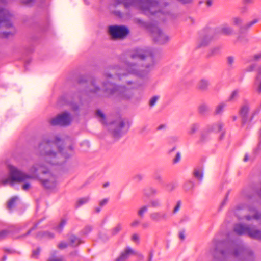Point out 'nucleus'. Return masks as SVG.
I'll return each instance as SVG.
<instances>
[{
    "label": "nucleus",
    "mask_w": 261,
    "mask_h": 261,
    "mask_svg": "<svg viewBox=\"0 0 261 261\" xmlns=\"http://www.w3.org/2000/svg\"><path fill=\"white\" fill-rule=\"evenodd\" d=\"M214 257L219 261H223L231 257L242 261L254 260L253 251L242 242L231 240L230 234L228 235L227 240L216 242Z\"/></svg>",
    "instance_id": "f257e3e1"
},
{
    "label": "nucleus",
    "mask_w": 261,
    "mask_h": 261,
    "mask_svg": "<svg viewBox=\"0 0 261 261\" xmlns=\"http://www.w3.org/2000/svg\"><path fill=\"white\" fill-rule=\"evenodd\" d=\"M63 141L59 138L49 140L44 139L39 146L42 159L48 165L58 164L63 160L61 158L67 159L73 155V147L69 146L63 149L61 146Z\"/></svg>",
    "instance_id": "f03ea898"
},
{
    "label": "nucleus",
    "mask_w": 261,
    "mask_h": 261,
    "mask_svg": "<svg viewBox=\"0 0 261 261\" xmlns=\"http://www.w3.org/2000/svg\"><path fill=\"white\" fill-rule=\"evenodd\" d=\"M131 57L134 59H139L142 60L146 58L151 61V63L146 64L145 67L143 66L139 67L135 64H129L127 66V70L129 74H134L140 77H143L148 73L150 69L154 64L151 53L146 49H135L132 53Z\"/></svg>",
    "instance_id": "7ed1b4c3"
},
{
    "label": "nucleus",
    "mask_w": 261,
    "mask_h": 261,
    "mask_svg": "<svg viewBox=\"0 0 261 261\" xmlns=\"http://www.w3.org/2000/svg\"><path fill=\"white\" fill-rule=\"evenodd\" d=\"M8 167L10 177L1 179V182L4 186L10 185L12 186L14 181L23 182L28 179L34 178L37 176V172L38 168L36 166H33L30 169L29 174L22 172L12 165H9Z\"/></svg>",
    "instance_id": "20e7f679"
},
{
    "label": "nucleus",
    "mask_w": 261,
    "mask_h": 261,
    "mask_svg": "<svg viewBox=\"0 0 261 261\" xmlns=\"http://www.w3.org/2000/svg\"><path fill=\"white\" fill-rule=\"evenodd\" d=\"M103 90L110 94L117 93L119 98L121 100L128 101L133 96L132 88H126L123 86L117 87L109 82L103 85Z\"/></svg>",
    "instance_id": "39448f33"
},
{
    "label": "nucleus",
    "mask_w": 261,
    "mask_h": 261,
    "mask_svg": "<svg viewBox=\"0 0 261 261\" xmlns=\"http://www.w3.org/2000/svg\"><path fill=\"white\" fill-rule=\"evenodd\" d=\"M44 165H41L39 167L41 172L44 174L45 177L40 178V180L43 186L49 190H55L57 185V180L56 176L44 170Z\"/></svg>",
    "instance_id": "423d86ee"
},
{
    "label": "nucleus",
    "mask_w": 261,
    "mask_h": 261,
    "mask_svg": "<svg viewBox=\"0 0 261 261\" xmlns=\"http://www.w3.org/2000/svg\"><path fill=\"white\" fill-rule=\"evenodd\" d=\"M109 34L114 39H123L129 32L128 29L122 25H112L109 27Z\"/></svg>",
    "instance_id": "0eeeda50"
},
{
    "label": "nucleus",
    "mask_w": 261,
    "mask_h": 261,
    "mask_svg": "<svg viewBox=\"0 0 261 261\" xmlns=\"http://www.w3.org/2000/svg\"><path fill=\"white\" fill-rule=\"evenodd\" d=\"M231 235H246L251 239L261 240V231L259 229H233Z\"/></svg>",
    "instance_id": "6e6552de"
},
{
    "label": "nucleus",
    "mask_w": 261,
    "mask_h": 261,
    "mask_svg": "<svg viewBox=\"0 0 261 261\" xmlns=\"http://www.w3.org/2000/svg\"><path fill=\"white\" fill-rule=\"evenodd\" d=\"M153 39L159 44H164L169 40V36L163 33L158 27H153L151 30Z\"/></svg>",
    "instance_id": "1a4fd4ad"
},
{
    "label": "nucleus",
    "mask_w": 261,
    "mask_h": 261,
    "mask_svg": "<svg viewBox=\"0 0 261 261\" xmlns=\"http://www.w3.org/2000/svg\"><path fill=\"white\" fill-rule=\"evenodd\" d=\"M138 4L140 8L144 11L146 12L148 11L152 14L155 13L156 9L159 7L158 3L148 0L139 1Z\"/></svg>",
    "instance_id": "9d476101"
},
{
    "label": "nucleus",
    "mask_w": 261,
    "mask_h": 261,
    "mask_svg": "<svg viewBox=\"0 0 261 261\" xmlns=\"http://www.w3.org/2000/svg\"><path fill=\"white\" fill-rule=\"evenodd\" d=\"M71 121V117L69 114L63 113L53 118L50 123L53 125H66L69 124Z\"/></svg>",
    "instance_id": "9b49d317"
},
{
    "label": "nucleus",
    "mask_w": 261,
    "mask_h": 261,
    "mask_svg": "<svg viewBox=\"0 0 261 261\" xmlns=\"http://www.w3.org/2000/svg\"><path fill=\"white\" fill-rule=\"evenodd\" d=\"M20 229H2L0 230V241L8 237L11 236L12 237L17 239L21 237H24L29 234L31 232V230L23 236H19L18 234L19 233Z\"/></svg>",
    "instance_id": "f8f14e48"
},
{
    "label": "nucleus",
    "mask_w": 261,
    "mask_h": 261,
    "mask_svg": "<svg viewBox=\"0 0 261 261\" xmlns=\"http://www.w3.org/2000/svg\"><path fill=\"white\" fill-rule=\"evenodd\" d=\"M151 218L155 221L166 220L168 219V214L163 211L156 212L152 213L150 215Z\"/></svg>",
    "instance_id": "ddd939ff"
},
{
    "label": "nucleus",
    "mask_w": 261,
    "mask_h": 261,
    "mask_svg": "<svg viewBox=\"0 0 261 261\" xmlns=\"http://www.w3.org/2000/svg\"><path fill=\"white\" fill-rule=\"evenodd\" d=\"M248 211L252 216L249 215L245 217L246 220L250 221L252 220L261 219V215L259 214L255 209L253 208H248Z\"/></svg>",
    "instance_id": "4468645a"
},
{
    "label": "nucleus",
    "mask_w": 261,
    "mask_h": 261,
    "mask_svg": "<svg viewBox=\"0 0 261 261\" xmlns=\"http://www.w3.org/2000/svg\"><path fill=\"white\" fill-rule=\"evenodd\" d=\"M116 124L117 126V130H114L112 134L115 137L118 138L122 134L121 130L124 126V123L121 119H119L116 122Z\"/></svg>",
    "instance_id": "2eb2a0df"
},
{
    "label": "nucleus",
    "mask_w": 261,
    "mask_h": 261,
    "mask_svg": "<svg viewBox=\"0 0 261 261\" xmlns=\"http://www.w3.org/2000/svg\"><path fill=\"white\" fill-rule=\"evenodd\" d=\"M130 254H135V252L133 249L129 247H127L126 248L125 251L122 253L115 261H126Z\"/></svg>",
    "instance_id": "dca6fc26"
},
{
    "label": "nucleus",
    "mask_w": 261,
    "mask_h": 261,
    "mask_svg": "<svg viewBox=\"0 0 261 261\" xmlns=\"http://www.w3.org/2000/svg\"><path fill=\"white\" fill-rule=\"evenodd\" d=\"M240 91L239 90H234L231 92L227 99V101L229 102H234L238 98L239 96Z\"/></svg>",
    "instance_id": "f3484780"
},
{
    "label": "nucleus",
    "mask_w": 261,
    "mask_h": 261,
    "mask_svg": "<svg viewBox=\"0 0 261 261\" xmlns=\"http://www.w3.org/2000/svg\"><path fill=\"white\" fill-rule=\"evenodd\" d=\"M69 239L70 245L73 247H77L81 243H82V242L80 240V239L74 235H71Z\"/></svg>",
    "instance_id": "a211bd4d"
},
{
    "label": "nucleus",
    "mask_w": 261,
    "mask_h": 261,
    "mask_svg": "<svg viewBox=\"0 0 261 261\" xmlns=\"http://www.w3.org/2000/svg\"><path fill=\"white\" fill-rule=\"evenodd\" d=\"M90 198L89 196H87L80 198L77 200L75 203V207L79 208L81 206L87 203L90 201Z\"/></svg>",
    "instance_id": "6ab92c4d"
},
{
    "label": "nucleus",
    "mask_w": 261,
    "mask_h": 261,
    "mask_svg": "<svg viewBox=\"0 0 261 261\" xmlns=\"http://www.w3.org/2000/svg\"><path fill=\"white\" fill-rule=\"evenodd\" d=\"M133 0H114L113 5L116 6L120 4H123L126 7H127L133 5Z\"/></svg>",
    "instance_id": "aec40b11"
},
{
    "label": "nucleus",
    "mask_w": 261,
    "mask_h": 261,
    "mask_svg": "<svg viewBox=\"0 0 261 261\" xmlns=\"http://www.w3.org/2000/svg\"><path fill=\"white\" fill-rule=\"evenodd\" d=\"M36 237L38 239L43 238L51 239L54 237V235L51 233L48 232V231H46L45 233H43L42 232L40 231L37 234Z\"/></svg>",
    "instance_id": "412c9836"
},
{
    "label": "nucleus",
    "mask_w": 261,
    "mask_h": 261,
    "mask_svg": "<svg viewBox=\"0 0 261 261\" xmlns=\"http://www.w3.org/2000/svg\"><path fill=\"white\" fill-rule=\"evenodd\" d=\"M254 87L258 93H261V76L258 75L255 81Z\"/></svg>",
    "instance_id": "4be33fe9"
},
{
    "label": "nucleus",
    "mask_w": 261,
    "mask_h": 261,
    "mask_svg": "<svg viewBox=\"0 0 261 261\" xmlns=\"http://www.w3.org/2000/svg\"><path fill=\"white\" fill-rule=\"evenodd\" d=\"M249 108L247 105L243 106L240 110V113L241 116L245 118L247 116V114L249 112Z\"/></svg>",
    "instance_id": "5701e85b"
},
{
    "label": "nucleus",
    "mask_w": 261,
    "mask_h": 261,
    "mask_svg": "<svg viewBox=\"0 0 261 261\" xmlns=\"http://www.w3.org/2000/svg\"><path fill=\"white\" fill-rule=\"evenodd\" d=\"M208 86V82L206 80H201L198 83V88L201 90L206 89Z\"/></svg>",
    "instance_id": "b1692460"
},
{
    "label": "nucleus",
    "mask_w": 261,
    "mask_h": 261,
    "mask_svg": "<svg viewBox=\"0 0 261 261\" xmlns=\"http://www.w3.org/2000/svg\"><path fill=\"white\" fill-rule=\"evenodd\" d=\"M194 174L195 177L198 180H202L203 175V172L202 169H195L194 172Z\"/></svg>",
    "instance_id": "393cba45"
},
{
    "label": "nucleus",
    "mask_w": 261,
    "mask_h": 261,
    "mask_svg": "<svg viewBox=\"0 0 261 261\" xmlns=\"http://www.w3.org/2000/svg\"><path fill=\"white\" fill-rule=\"evenodd\" d=\"M57 252L56 251H54L51 252V257L49 258L48 261H64V258L63 256H60L59 257H54Z\"/></svg>",
    "instance_id": "a878e982"
},
{
    "label": "nucleus",
    "mask_w": 261,
    "mask_h": 261,
    "mask_svg": "<svg viewBox=\"0 0 261 261\" xmlns=\"http://www.w3.org/2000/svg\"><path fill=\"white\" fill-rule=\"evenodd\" d=\"M132 227H140L144 226L141 224V220L138 219L133 220L130 224Z\"/></svg>",
    "instance_id": "bb28decb"
},
{
    "label": "nucleus",
    "mask_w": 261,
    "mask_h": 261,
    "mask_svg": "<svg viewBox=\"0 0 261 261\" xmlns=\"http://www.w3.org/2000/svg\"><path fill=\"white\" fill-rule=\"evenodd\" d=\"M226 106V104L224 102L219 104L216 108V110H215L216 113L217 114L220 113L224 110V109Z\"/></svg>",
    "instance_id": "cd10ccee"
},
{
    "label": "nucleus",
    "mask_w": 261,
    "mask_h": 261,
    "mask_svg": "<svg viewBox=\"0 0 261 261\" xmlns=\"http://www.w3.org/2000/svg\"><path fill=\"white\" fill-rule=\"evenodd\" d=\"M222 125L221 124H217L212 126H210L208 128V131H219L221 129Z\"/></svg>",
    "instance_id": "c85d7f7f"
},
{
    "label": "nucleus",
    "mask_w": 261,
    "mask_h": 261,
    "mask_svg": "<svg viewBox=\"0 0 261 261\" xmlns=\"http://www.w3.org/2000/svg\"><path fill=\"white\" fill-rule=\"evenodd\" d=\"M199 126L198 124H192L189 130V133L191 135L194 134L199 129Z\"/></svg>",
    "instance_id": "c756f323"
},
{
    "label": "nucleus",
    "mask_w": 261,
    "mask_h": 261,
    "mask_svg": "<svg viewBox=\"0 0 261 261\" xmlns=\"http://www.w3.org/2000/svg\"><path fill=\"white\" fill-rule=\"evenodd\" d=\"M148 208V206H144L142 207L138 211V215L140 217H143L144 214L147 211Z\"/></svg>",
    "instance_id": "7c9ffc66"
},
{
    "label": "nucleus",
    "mask_w": 261,
    "mask_h": 261,
    "mask_svg": "<svg viewBox=\"0 0 261 261\" xmlns=\"http://www.w3.org/2000/svg\"><path fill=\"white\" fill-rule=\"evenodd\" d=\"M19 199L18 197H14L12 198L8 202L7 207L9 209H11L14 205L15 202Z\"/></svg>",
    "instance_id": "2f4dec72"
},
{
    "label": "nucleus",
    "mask_w": 261,
    "mask_h": 261,
    "mask_svg": "<svg viewBox=\"0 0 261 261\" xmlns=\"http://www.w3.org/2000/svg\"><path fill=\"white\" fill-rule=\"evenodd\" d=\"M222 32L224 34L228 35L232 32V30L229 27L225 26L222 29Z\"/></svg>",
    "instance_id": "473e14b6"
},
{
    "label": "nucleus",
    "mask_w": 261,
    "mask_h": 261,
    "mask_svg": "<svg viewBox=\"0 0 261 261\" xmlns=\"http://www.w3.org/2000/svg\"><path fill=\"white\" fill-rule=\"evenodd\" d=\"M243 20L241 18L236 17L232 19L233 23L234 25L240 26L242 23Z\"/></svg>",
    "instance_id": "72a5a7b5"
},
{
    "label": "nucleus",
    "mask_w": 261,
    "mask_h": 261,
    "mask_svg": "<svg viewBox=\"0 0 261 261\" xmlns=\"http://www.w3.org/2000/svg\"><path fill=\"white\" fill-rule=\"evenodd\" d=\"M41 249L38 248L36 250H34L32 252V257L34 258H38L40 254Z\"/></svg>",
    "instance_id": "f704fd0d"
},
{
    "label": "nucleus",
    "mask_w": 261,
    "mask_h": 261,
    "mask_svg": "<svg viewBox=\"0 0 261 261\" xmlns=\"http://www.w3.org/2000/svg\"><path fill=\"white\" fill-rule=\"evenodd\" d=\"M97 115L101 118V122L103 123H105V116L104 114L99 110L96 112Z\"/></svg>",
    "instance_id": "c9c22d12"
},
{
    "label": "nucleus",
    "mask_w": 261,
    "mask_h": 261,
    "mask_svg": "<svg viewBox=\"0 0 261 261\" xmlns=\"http://www.w3.org/2000/svg\"><path fill=\"white\" fill-rule=\"evenodd\" d=\"M159 96H153V97H152L150 100V101H149V105L150 106H153L155 105V103H156L157 101L159 100Z\"/></svg>",
    "instance_id": "e433bc0d"
},
{
    "label": "nucleus",
    "mask_w": 261,
    "mask_h": 261,
    "mask_svg": "<svg viewBox=\"0 0 261 261\" xmlns=\"http://www.w3.org/2000/svg\"><path fill=\"white\" fill-rule=\"evenodd\" d=\"M151 205L153 207H158L161 206V202L159 200H154L151 202Z\"/></svg>",
    "instance_id": "4c0bfd02"
},
{
    "label": "nucleus",
    "mask_w": 261,
    "mask_h": 261,
    "mask_svg": "<svg viewBox=\"0 0 261 261\" xmlns=\"http://www.w3.org/2000/svg\"><path fill=\"white\" fill-rule=\"evenodd\" d=\"M180 207H181V203L180 201H178L176 205L175 206V207H174L173 210V211H172V213L173 214H176V213H177L179 210H180Z\"/></svg>",
    "instance_id": "58836bf2"
},
{
    "label": "nucleus",
    "mask_w": 261,
    "mask_h": 261,
    "mask_svg": "<svg viewBox=\"0 0 261 261\" xmlns=\"http://www.w3.org/2000/svg\"><path fill=\"white\" fill-rule=\"evenodd\" d=\"M258 20L257 19H254L252 20V21H251L250 22L247 23L245 25V28L246 29L249 28L251 26H252L253 24L257 23L258 22Z\"/></svg>",
    "instance_id": "ea45409f"
},
{
    "label": "nucleus",
    "mask_w": 261,
    "mask_h": 261,
    "mask_svg": "<svg viewBox=\"0 0 261 261\" xmlns=\"http://www.w3.org/2000/svg\"><path fill=\"white\" fill-rule=\"evenodd\" d=\"M68 244L67 243L62 242L59 243L58 245V248L60 250H63L66 248L68 247Z\"/></svg>",
    "instance_id": "a19ab883"
},
{
    "label": "nucleus",
    "mask_w": 261,
    "mask_h": 261,
    "mask_svg": "<svg viewBox=\"0 0 261 261\" xmlns=\"http://www.w3.org/2000/svg\"><path fill=\"white\" fill-rule=\"evenodd\" d=\"M193 186H194L193 182L191 181H189L185 184V187L186 189L189 190L191 188H192L193 187Z\"/></svg>",
    "instance_id": "79ce46f5"
},
{
    "label": "nucleus",
    "mask_w": 261,
    "mask_h": 261,
    "mask_svg": "<svg viewBox=\"0 0 261 261\" xmlns=\"http://www.w3.org/2000/svg\"><path fill=\"white\" fill-rule=\"evenodd\" d=\"M255 67H256L255 64H252L249 65L248 67H247L245 69V71H247V72L252 71L254 70Z\"/></svg>",
    "instance_id": "37998d69"
},
{
    "label": "nucleus",
    "mask_w": 261,
    "mask_h": 261,
    "mask_svg": "<svg viewBox=\"0 0 261 261\" xmlns=\"http://www.w3.org/2000/svg\"><path fill=\"white\" fill-rule=\"evenodd\" d=\"M67 223V220L65 219H61L59 225V228H62L63 227H64Z\"/></svg>",
    "instance_id": "c03bdc74"
},
{
    "label": "nucleus",
    "mask_w": 261,
    "mask_h": 261,
    "mask_svg": "<svg viewBox=\"0 0 261 261\" xmlns=\"http://www.w3.org/2000/svg\"><path fill=\"white\" fill-rule=\"evenodd\" d=\"M132 240L134 242L138 243L139 240V236L137 234H134L132 236Z\"/></svg>",
    "instance_id": "a18cd8bd"
},
{
    "label": "nucleus",
    "mask_w": 261,
    "mask_h": 261,
    "mask_svg": "<svg viewBox=\"0 0 261 261\" xmlns=\"http://www.w3.org/2000/svg\"><path fill=\"white\" fill-rule=\"evenodd\" d=\"M178 237L181 240H184L185 239V232L184 230H181L178 233Z\"/></svg>",
    "instance_id": "49530a36"
},
{
    "label": "nucleus",
    "mask_w": 261,
    "mask_h": 261,
    "mask_svg": "<svg viewBox=\"0 0 261 261\" xmlns=\"http://www.w3.org/2000/svg\"><path fill=\"white\" fill-rule=\"evenodd\" d=\"M30 187V184L29 182H27L22 185V188L24 191H28Z\"/></svg>",
    "instance_id": "de8ad7c7"
},
{
    "label": "nucleus",
    "mask_w": 261,
    "mask_h": 261,
    "mask_svg": "<svg viewBox=\"0 0 261 261\" xmlns=\"http://www.w3.org/2000/svg\"><path fill=\"white\" fill-rule=\"evenodd\" d=\"M253 58L254 60L258 61L261 59V53H257L253 55Z\"/></svg>",
    "instance_id": "09e8293b"
},
{
    "label": "nucleus",
    "mask_w": 261,
    "mask_h": 261,
    "mask_svg": "<svg viewBox=\"0 0 261 261\" xmlns=\"http://www.w3.org/2000/svg\"><path fill=\"white\" fill-rule=\"evenodd\" d=\"M108 202V199L106 198V199H104L103 200H102L101 201H100L99 202V206L100 207H103V206H105L106 204H107Z\"/></svg>",
    "instance_id": "8fccbe9b"
},
{
    "label": "nucleus",
    "mask_w": 261,
    "mask_h": 261,
    "mask_svg": "<svg viewBox=\"0 0 261 261\" xmlns=\"http://www.w3.org/2000/svg\"><path fill=\"white\" fill-rule=\"evenodd\" d=\"M207 109H208V107L204 105L200 106L199 107V111L201 113L207 111Z\"/></svg>",
    "instance_id": "3c124183"
},
{
    "label": "nucleus",
    "mask_w": 261,
    "mask_h": 261,
    "mask_svg": "<svg viewBox=\"0 0 261 261\" xmlns=\"http://www.w3.org/2000/svg\"><path fill=\"white\" fill-rule=\"evenodd\" d=\"M4 251L5 253L8 254H13L15 253V251L10 249H4Z\"/></svg>",
    "instance_id": "603ef678"
},
{
    "label": "nucleus",
    "mask_w": 261,
    "mask_h": 261,
    "mask_svg": "<svg viewBox=\"0 0 261 261\" xmlns=\"http://www.w3.org/2000/svg\"><path fill=\"white\" fill-rule=\"evenodd\" d=\"M149 190H150L149 193L148 194L149 195H154L158 193V191L155 189H154V188H150L149 189Z\"/></svg>",
    "instance_id": "864d4df0"
},
{
    "label": "nucleus",
    "mask_w": 261,
    "mask_h": 261,
    "mask_svg": "<svg viewBox=\"0 0 261 261\" xmlns=\"http://www.w3.org/2000/svg\"><path fill=\"white\" fill-rule=\"evenodd\" d=\"M180 159V154L179 153H177L176 155V156L174 159V160H173L174 162V163H177V162H179Z\"/></svg>",
    "instance_id": "5fc2aeb1"
},
{
    "label": "nucleus",
    "mask_w": 261,
    "mask_h": 261,
    "mask_svg": "<svg viewBox=\"0 0 261 261\" xmlns=\"http://www.w3.org/2000/svg\"><path fill=\"white\" fill-rule=\"evenodd\" d=\"M234 59L232 57H229L228 58V62L229 64H232L233 62Z\"/></svg>",
    "instance_id": "6e6d98bb"
},
{
    "label": "nucleus",
    "mask_w": 261,
    "mask_h": 261,
    "mask_svg": "<svg viewBox=\"0 0 261 261\" xmlns=\"http://www.w3.org/2000/svg\"><path fill=\"white\" fill-rule=\"evenodd\" d=\"M243 1L246 4H251L253 3L254 0H243Z\"/></svg>",
    "instance_id": "4d7b16f0"
},
{
    "label": "nucleus",
    "mask_w": 261,
    "mask_h": 261,
    "mask_svg": "<svg viewBox=\"0 0 261 261\" xmlns=\"http://www.w3.org/2000/svg\"><path fill=\"white\" fill-rule=\"evenodd\" d=\"M101 207H100V206L99 207H96L95 208V212L96 213H99V212H100Z\"/></svg>",
    "instance_id": "13d9d810"
},
{
    "label": "nucleus",
    "mask_w": 261,
    "mask_h": 261,
    "mask_svg": "<svg viewBox=\"0 0 261 261\" xmlns=\"http://www.w3.org/2000/svg\"><path fill=\"white\" fill-rule=\"evenodd\" d=\"M212 0H207L206 1V4L207 6H211L212 4Z\"/></svg>",
    "instance_id": "bf43d9fd"
},
{
    "label": "nucleus",
    "mask_w": 261,
    "mask_h": 261,
    "mask_svg": "<svg viewBox=\"0 0 261 261\" xmlns=\"http://www.w3.org/2000/svg\"><path fill=\"white\" fill-rule=\"evenodd\" d=\"M153 256V253L152 252H150L149 254V258L152 259Z\"/></svg>",
    "instance_id": "052dcab7"
},
{
    "label": "nucleus",
    "mask_w": 261,
    "mask_h": 261,
    "mask_svg": "<svg viewBox=\"0 0 261 261\" xmlns=\"http://www.w3.org/2000/svg\"><path fill=\"white\" fill-rule=\"evenodd\" d=\"M257 71L258 74H261V65L258 67Z\"/></svg>",
    "instance_id": "680f3d73"
},
{
    "label": "nucleus",
    "mask_w": 261,
    "mask_h": 261,
    "mask_svg": "<svg viewBox=\"0 0 261 261\" xmlns=\"http://www.w3.org/2000/svg\"><path fill=\"white\" fill-rule=\"evenodd\" d=\"M239 228L244 229V228H250L246 226H245V225H241Z\"/></svg>",
    "instance_id": "e2e57ef3"
},
{
    "label": "nucleus",
    "mask_w": 261,
    "mask_h": 261,
    "mask_svg": "<svg viewBox=\"0 0 261 261\" xmlns=\"http://www.w3.org/2000/svg\"><path fill=\"white\" fill-rule=\"evenodd\" d=\"M7 260V256L6 255L4 256L2 258L1 260L2 261H6Z\"/></svg>",
    "instance_id": "0e129e2a"
},
{
    "label": "nucleus",
    "mask_w": 261,
    "mask_h": 261,
    "mask_svg": "<svg viewBox=\"0 0 261 261\" xmlns=\"http://www.w3.org/2000/svg\"><path fill=\"white\" fill-rule=\"evenodd\" d=\"M180 1H181L182 3H186L190 2L191 0H180Z\"/></svg>",
    "instance_id": "69168bd1"
},
{
    "label": "nucleus",
    "mask_w": 261,
    "mask_h": 261,
    "mask_svg": "<svg viewBox=\"0 0 261 261\" xmlns=\"http://www.w3.org/2000/svg\"><path fill=\"white\" fill-rule=\"evenodd\" d=\"M138 256L140 259H143L144 258L143 256L141 254H139Z\"/></svg>",
    "instance_id": "338daca9"
},
{
    "label": "nucleus",
    "mask_w": 261,
    "mask_h": 261,
    "mask_svg": "<svg viewBox=\"0 0 261 261\" xmlns=\"http://www.w3.org/2000/svg\"><path fill=\"white\" fill-rule=\"evenodd\" d=\"M248 160V156L247 155H245L244 159V160L245 161H247V160Z\"/></svg>",
    "instance_id": "774afa93"
}]
</instances>
